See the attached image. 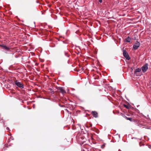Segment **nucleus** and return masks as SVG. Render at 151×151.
Here are the masks:
<instances>
[{"label":"nucleus","instance_id":"nucleus-1","mask_svg":"<svg viewBox=\"0 0 151 151\" xmlns=\"http://www.w3.org/2000/svg\"><path fill=\"white\" fill-rule=\"evenodd\" d=\"M15 84L21 89H23L24 88V85L23 84L20 82L16 81L14 82Z\"/></svg>","mask_w":151,"mask_h":151},{"label":"nucleus","instance_id":"nucleus-2","mask_svg":"<svg viewBox=\"0 0 151 151\" xmlns=\"http://www.w3.org/2000/svg\"><path fill=\"white\" fill-rule=\"evenodd\" d=\"M123 55L127 60H129L130 59V58L129 57L128 53L127 51L124 50H123Z\"/></svg>","mask_w":151,"mask_h":151},{"label":"nucleus","instance_id":"nucleus-3","mask_svg":"<svg viewBox=\"0 0 151 151\" xmlns=\"http://www.w3.org/2000/svg\"><path fill=\"white\" fill-rule=\"evenodd\" d=\"M148 64L147 63L144 64L141 68V70L143 73L145 72L148 69Z\"/></svg>","mask_w":151,"mask_h":151},{"label":"nucleus","instance_id":"nucleus-4","mask_svg":"<svg viewBox=\"0 0 151 151\" xmlns=\"http://www.w3.org/2000/svg\"><path fill=\"white\" fill-rule=\"evenodd\" d=\"M140 44L139 42L137 41L133 45V48L135 50H136L139 47Z\"/></svg>","mask_w":151,"mask_h":151},{"label":"nucleus","instance_id":"nucleus-5","mask_svg":"<svg viewBox=\"0 0 151 151\" xmlns=\"http://www.w3.org/2000/svg\"><path fill=\"white\" fill-rule=\"evenodd\" d=\"M58 90L62 94H63L66 93L65 90L63 87H59L58 88Z\"/></svg>","mask_w":151,"mask_h":151},{"label":"nucleus","instance_id":"nucleus-6","mask_svg":"<svg viewBox=\"0 0 151 151\" xmlns=\"http://www.w3.org/2000/svg\"><path fill=\"white\" fill-rule=\"evenodd\" d=\"M91 114L95 118H97L98 117V113L96 111H92Z\"/></svg>","mask_w":151,"mask_h":151},{"label":"nucleus","instance_id":"nucleus-7","mask_svg":"<svg viewBox=\"0 0 151 151\" xmlns=\"http://www.w3.org/2000/svg\"><path fill=\"white\" fill-rule=\"evenodd\" d=\"M131 40V38L129 37L128 36L125 40L124 41L125 42H130Z\"/></svg>","mask_w":151,"mask_h":151},{"label":"nucleus","instance_id":"nucleus-8","mask_svg":"<svg viewBox=\"0 0 151 151\" xmlns=\"http://www.w3.org/2000/svg\"><path fill=\"white\" fill-rule=\"evenodd\" d=\"M141 70V69L140 68H138L136 69L134 71L135 73L139 72H140Z\"/></svg>","mask_w":151,"mask_h":151},{"label":"nucleus","instance_id":"nucleus-9","mask_svg":"<svg viewBox=\"0 0 151 151\" xmlns=\"http://www.w3.org/2000/svg\"><path fill=\"white\" fill-rule=\"evenodd\" d=\"M64 54L67 57H69L70 56V55L68 54V52L65 51L64 52Z\"/></svg>","mask_w":151,"mask_h":151},{"label":"nucleus","instance_id":"nucleus-10","mask_svg":"<svg viewBox=\"0 0 151 151\" xmlns=\"http://www.w3.org/2000/svg\"><path fill=\"white\" fill-rule=\"evenodd\" d=\"M126 118L127 119V120H129L130 121H132V118L131 117L129 118V117H126Z\"/></svg>","mask_w":151,"mask_h":151},{"label":"nucleus","instance_id":"nucleus-11","mask_svg":"<svg viewBox=\"0 0 151 151\" xmlns=\"http://www.w3.org/2000/svg\"><path fill=\"white\" fill-rule=\"evenodd\" d=\"M4 48L7 50H9V47L6 46V45L4 46Z\"/></svg>","mask_w":151,"mask_h":151},{"label":"nucleus","instance_id":"nucleus-12","mask_svg":"<svg viewBox=\"0 0 151 151\" xmlns=\"http://www.w3.org/2000/svg\"><path fill=\"white\" fill-rule=\"evenodd\" d=\"M4 48L7 50H9V47L6 46V45L4 46Z\"/></svg>","mask_w":151,"mask_h":151},{"label":"nucleus","instance_id":"nucleus-13","mask_svg":"<svg viewBox=\"0 0 151 151\" xmlns=\"http://www.w3.org/2000/svg\"><path fill=\"white\" fill-rule=\"evenodd\" d=\"M105 144H104L102 145L101 146V147L102 148L104 149L105 147Z\"/></svg>","mask_w":151,"mask_h":151},{"label":"nucleus","instance_id":"nucleus-14","mask_svg":"<svg viewBox=\"0 0 151 151\" xmlns=\"http://www.w3.org/2000/svg\"><path fill=\"white\" fill-rule=\"evenodd\" d=\"M5 46L4 44H1L0 45V47L3 48L4 47V46Z\"/></svg>","mask_w":151,"mask_h":151},{"label":"nucleus","instance_id":"nucleus-15","mask_svg":"<svg viewBox=\"0 0 151 151\" xmlns=\"http://www.w3.org/2000/svg\"><path fill=\"white\" fill-rule=\"evenodd\" d=\"M124 106L126 107V108H127V109H129V107L127 106V105H126V104H124Z\"/></svg>","mask_w":151,"mask_h":151},{"label":"nucleus","instance_id":"nucleus-16","mask_svg":"<svg viewBox=\"0 0 151 151\" xmlns=\"http://www.w3.org/2000/svg\"><path fill=\"white\" fill-rule=\"evenodd\" d=\"M148 147L149 148L151 149V145H148Z\"/></svg>","mask_w":151,"mask_h":151},{"label":"nucleus","instance_id":"nucleus-17","mask_svg":"<svg viewBox=\"0 0 151 151\" xmlns=\"http://www.w3.org/2000/svg\"><path fill=\"white\" fill-rule=\"evenodd\" d=\"M98 1H99L100 3H102V0H98Z\"/></svg>","mask_w":151,"mask_h":151},{"label":"nucleus","instance_id":"nucleus-18","mask_svg":"<svg viewBox=\"0 0 151 151\" xmlns=\"http://www.w3.org/2000/svg\"><path fill=\"white\" fill-rule=\"evenodd\" d=\"M6 129L7 130H9V128L8 127H6Z\"/></svg>","mask_w":151,"mask_h":151},{"label":"nucleus","instance_id":"nucleus-19","mask_svg":"<svg viewBox=\"0 0 151 151\" xmlns=\"http://www.w3.org/2000/svg\"><path fill=\"white\" fill-rule=\"evenodd\" d=\"M72 90H75V89L74 88H72Z\"/></svg>","mask_w":151,"mask_h":151},{"label":"nucleus","instance_id":"nucleus-20","mask_svg":"<svg viewBox=\"0 0 151 151\" xmlns=\"http://www.w3.org/2000/svg\"><path fill=\"white\" fill-rule=\"evenodd\" d=\"M10 139H12V140L13 139V138H11V137L10 138Z\"/></svg>","mask_w":151,"mask_h":151},{"label":"nucleus","instance_id":"nucleus-21","mask_svg":"<svg viewBox=\"0 0 151 151\" xmlns=\"http://www.w3.org/2000/svg\"><path fill=\"white\" fill-rule=\"evenodd\" d=\"M79 125V126L80 127H81V125ZM81 129V127H80Z\"/></svg>","mask_w":151,"mask_h":151},{"label":"nucleus","instance_id":"nucleus-22","mask_svg":"<svg viewBox=\"0 0 151 151\" xmlns=\"http://www.w3.org/2000/svg\"><path fill=\"white\" fill-rule=\"evenodd\" d=\"M81 151H84V150H82Z\"/></svg>","mask_w":151,"mask_h":151},{"label":"nucleus","instance_id":"nucleus-23","mask_svg":"<svg viewBox=\"0 0 151 151\" xmlns=\"http://www.w3.org/2000/svg\"><path fill=\"white\" fill-rule=\"evenodd\" d=\"M133 138H134V137H133L132 138V139H133Z\"/></svg>","mask_w":151,"mask_h":151}]
</instances>
